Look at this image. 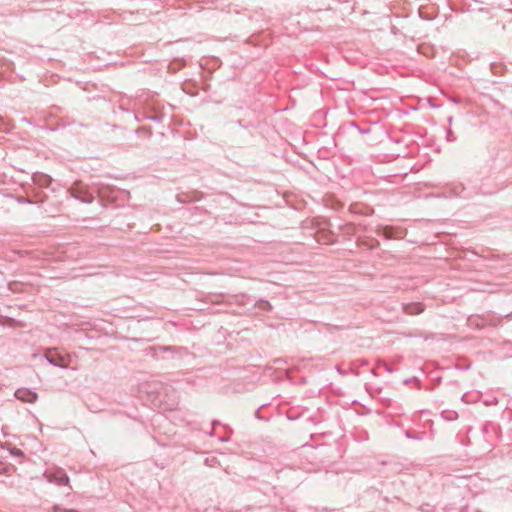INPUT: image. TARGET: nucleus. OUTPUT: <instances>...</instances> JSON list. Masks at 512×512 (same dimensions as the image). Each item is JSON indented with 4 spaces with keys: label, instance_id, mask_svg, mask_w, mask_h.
Masks as SVG:
<instances>
[{
    "label": "nucleus",
    "instance_id": "nucleus-4",
    "mask_svg": "<svg viewBox=\"0 0 512 512\" xmlns=\"http://www.w3.org/2000/svg\"><path fill=\"white\" fill-rule=\"evenodd\" d=\"M55 512H77L75 510H66L61 508H55Z\"/></svg>",
    "mask_w": 512,
    "mask_h": 512
},
{
    "label": "nucleus",
    "instance_id": "nucleus-3",
    "mask_svg": "<svg viewBox=\"0 0 512 512\" xmlns=\"http://www.w3.org/2000/svg\"><path fill=\"white\" fill-rule=\"evenodd\" d=\"M46 357H47V359L49 360V362H51V363H53V364H55V365H59V366H62V367H64V366H65V364H63L62 362H59V363H58L57 361H54V358H53V356H52V353H51V352H48V353L46 354Z\"/></svg>",
    "mask_w": 512,
    "mask_h": 512
},
{
    "label": "nucleus",
    "instance_id": "nucleus-1",
    "mask_svg": "<svg viewBox=\"0 0 512 512\" xmlns=\"http://www.w3.org/2000/svg\"><path fill=\"white\" fill-rule=\"evenodd\" d=\"M46 477L50 482H54L57 485H67L69 483L68 476L61 469L47 472Z\"/></svg>",
    "mask_w": 512,
    "mask_h": 512
},
{
    "label": "nucleus",
    "instance_id": "nucleus-2",
    "mask_svg": "<svg viewBox=\"0 0 512 512\" xmlns=\"http://www.w3.org/2000/svg\"><path fill=\"white\" fill-rule=\"evenodd\" d=\"M15 397L22 402L33 403L37 399V394L29 389L21 388L15 392Z\"/></svg>",
    "mask_w": 512,
    "mask_h": 512
}]
</instances>
